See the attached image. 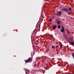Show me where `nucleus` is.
Masks as SVG:
<instances>
[{"instance_id": "f3484780", "label": "nucleus", "mask_w": 74, "mask_h": 74, "mask_svg": "<svg viewBox=\"0 0 74 74\" xmlns=\"http://www.w3.org/2000/svg\"><path fill=\"white\" fill-rule=\"evenodd\" d=\"M38 27H39V28H40V25H38Z\"/></svg>"}, {"instance_id": "f03ea898", "label": "nucleus", "mask_w": 74, "mask_h": 74, "mask_svg": "<svg viewBox=\"0 0 74 74\" xmlns=\"http://www.w3.org/2000/svg\"><path fill=\"white\" fill-rule=\"evenodd\" d=\"M57 14L58 16H60L62 14V11H58Z\"/></svg>"}, {"instance_id": "9d476101", "label": "nucleus", "mask_w": 74, "mask_h": 74, "mask_svg": "<svg viewBox=\"0 0 74 74\" xmlns=\"http://www.w3.org/2000/svg\"><path fill=\"white\" fill-rule=\"evenodd\" d=\"M69 11H71V10H72L71 8H69Z\"/></svg>"}, {"instance_id": "39448f33", "label": "nucleus", "mask_w": 74, "mask_h": 74, "mask_svg": "<svg viewBox=\"0 0 74 74\" xmlns=\"http://www.w3.org/2000/svg\"><path fill=\"white\" fill-rule=\"evenodd\" d=\"M64 11H66V12H67V11H68V12H69V11H68L69 9H68V8H64Z\"/></svg>"}, {"instance_id": "1a4fd4ad", "label": "nucleus", "mask_w": 74, "mask_h": 74, "mask_svg": "<svg viewBox=\"0 0 74 74\" xmlns=\"http://www.w3.org/2000/svg\"><path fill=\"white\" fill-rule=\"evenodd\" d=\"M58 28L59 29H60V28H61V27H60V25H59L58 26Z\"/></svg>"}, {"instance_id": "7ed1b4c3", "label": "nucleus", "mask_w": 74, "mask_h": 74, "mask_svg": "<svg viewBox=\"0 0 74 74\" xmlns=\"http://www.w3.org/2000/svg\"><path fill=\"white\" fill-rule=\"evenodd\" d=\"M62 29L61 30V32H64V27H62Z\"/></svg>"}, {"instance_id": "412c9836", "label": "nucleus", "mask_w": 74, "mask_h": 74, "mask_svg": "<svg viewBox=\"0 0 74 74\" xmlns=\"http://www.w3.org/2000/svg\"><path fill=\"white\" fill-rule=\"evenodd\" d=\"M32 53H33V52L31 53V55H32Z\"/></svg>"}, {"instance_id": "6e6552de", "label": "nucleus", "mask_w": 74, "mask_h": 74, "mask_svg": "<svg viewBox=\"0 0 74 74\" xmlns=\"http://www.w3.org/2000/svg\"><path fill=\"white\" fill-rule=\"evenodd\" d=\"M45 69L46 70H48L49 69V67H48V66H46L45 67Z\"/></svg>"}, {"instance_id": "4be33fe9", "label": "nucleus", "mask_w": 74, "mask_h": 74, "mask_svg": "<svg viewBox=\"0 0 74 74\" xmlns=\"http://www.w3.org/2000/svg\"><path fill=\"white\" fill-rule=\"evenodd\" d=\"M69 74H72V73H70Z\"/></svg>"}, {"instance_id": "f257e3e1", "label": "nucleus", "mask_w": 74, "mask_h": 74, "mask_svg": "<svg viewBox=\"0 0 74 74\" xmlns=\"http://www.w3.org/2000/svg\"><path fill=\"white\" fill-rule=\"evenodd\" d=\"M33 60V58L31 57H29L27 60H25V62L26 63H30L32 62Z\"/></svg>"}, {"instance_id": "0eeeda50", "label": "nucleus", "mask_w": 74, "mask_h": 74, "mask_svg": "<svg viewBox=\"0 0 74 74\" xmlns=\"http://www.w3.org/2000/svg\"><path fill=\"white\" fill-rule=\"evenodd\" d=\"M70 44L71 45H74V42H70Z\"/></svg>"}, {"instance_id": "aec40b11", "label": "nucleus", "mask_w": 74, "mask_h": 74, "mask_svg": "<svg viewBox=\"0 0 74 74\" xmlns=\"http://www.w3.org/2000/svg\"><path fill=\"white\" fill-rule=\"evenodd\" d=\"M68 14H71V12H69L68 13Z\"/></svg>"}, {"instance_id": "9b49d317", "label": "nucleus", "mask_w": 74, "mask_h": 74, "mask_svg": "<svg viewBox=\"0 0 74 74\" xmlns=\"http://www.w3.org/2000/svg\"><path fill=\"white\" fill-rule=\"evenodd\" d=\"M61 8V10H62V11H63V10H64V8Z\"/></svg>"}, {"instance_id": "20e7f679", "label": "nucleus", "mask_w": 74, "mask_h": 74, "mask_svg": "<svg viewBox=\"0 0 74 74\" xmlns=\"http://www.w3.org/2000/svg\"><path fill=\"white\" fill-rule=\"evenodd\" d=\"M25 73L26 74H30V71H29V70L28 69H27L25 71Z\"/></svg>"}, {"instance_id": "423d86ee", "label": "nucleus", "mask_w": 74, "mask_h": 74, "mask_svg": "<svg viewBox=\"0 0 74 74\" xmlns=\"http://www.w3.org/2000/svg\"><path fill=\"white\" fill-rule=\"evenodd\" d=\"M56 28V25H55L53 27V29L54 30H55Z\"/></svg>"}, {"instance_id": "dca6fc26", "label": "nucleus", "mask_w": 74, "mask_h": 74, "mask_svg": "<svg viewBox=\"0 0 74 74\" xmlns=\"http://www.w3.org/2000/svg\"><path fill=\"white\" fill-rule=\"evenodd\" d=\"M52 47L53 48V49H55V47L53 46H52Z\"/></svg>"}, {"instance_id": "2eb2a0df", "label": "nucleus", "mask_w": 74, "mask_h": 74, "mask_svg": "<svg viewBox=\"0 0 74 74\" xmlns=\"http://www.w3.org/2000/svg\"><path fill=\"white\" fill-rule=\"evenodd\" d=\"M72 56L73 57V58H74V53H73Z\"/></svg>"}, {"instance_id": "6ab92c4d", "label": "nucleus", "mask_w": 74, "mask_h": 74, "mask_svg": "<svg viewBox=\"0 0 74 74\" xmlns=\"http://www.w3.org/2000/svg\"><path fill=\"white\" fill-rule=\"evenodd\" d=\"M60 47H61V48H62V45H60Z\"/></svg>"}, {"instance_id": "4468645a", "label": "nucleus", "mask_w": 74, "mask_h": 74, "mask_svg": "<svg viewBox=\"0 0 74 74\" xmlns=\"http://www.w3.org/2000/svg\"><path fill=\"white\" fill-rule=\"evenodd\" d=\"M49 21L50 22H51L52 21V18H51L50 19H49Z\"/></svg>"}, {"instance_id": "a211bd4d", "label": "nucleus", "mask_w": 74, "mask_h": 74, "mask_svg": "<svg viewBox=\"0 0 74 74\" xmlns=\"http://www.w3.org/2000/svg\"><path fill=\"white\" fill-rule=\"evenodd\" d=\"M66 40H68V37H66Z\"/></svg>"}, {"instance_id": "ddd939ff", "label": "nucleus", "mask_w": 74, "mask_h": 74, "mask_svg": "<svg viewBox=\"0 0 74 74\" xmlns=\"http://www.w3.org/2000/svg\"><path fill=\"white\" fill-rule=\"evenodd\" d=\"M67 33H68V34H70V32H69V30L67 31Z\"/></svg>"}, {"instance_id": "f8f14e48", "label": "nucleus", "mask_w": 74, "mask_h": 74, "mask_svg": "<svg viewBox=\"0 0 74 74\" xmlns=\"http://www.w3.org/2000/svg\"><path fill=\"white\" fill-rule=\"evenodd\" d=\"M57 23L58 24H59V23H60V21H57Z\"/></svg>"}]
</instances>
